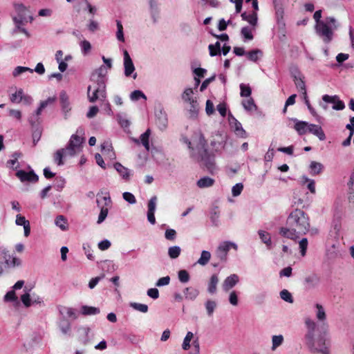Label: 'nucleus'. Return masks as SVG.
I'll use <instances>...</instances> for the list:
<instances>
[{"mask_svg":"<svg viewBox=\"0 0 354 354\" xmlns=\"http://www.w3.org/2000/svg\"><path fill=\"white\" fill-rule=\"evenodd\" d=\"M25 72H30L32 73L33 69L26 66H17L12 72V75L14 77H17Z\"/></svg>","mask_w":354,"mask_h":354,"instance_id":"50","label":"nucleus"},{"mask_svg":"<svg viewBox=\"0 0 354 354\" xmlns=\"http://www.w3.org/2000/svg\"><path fill=\"white\" fill-rule=\"evenodd\" d=\"M219 281L218 277L217 274H213L210 277L207 290L210 294H214L216 292V286Z\"/></svg>","mask_w":354,"mask_h":354,"instance_id":"34","label":"nucleus"},{"mask_svg":"<svg viewBox=\"0 0 354 354\" xmlns=\"http://www.w3.org/2000/svg\"><path fill=\"white\" fill-rule=\"evenodd\" d=\"M140 98H143L145 100H147L146 95L140 90H136L133 91L130 95V99L132 101H137Z\"/></svg>","mask_w":354,"mask_h":354,"instance_id":"58","label":"nucleus"},{"mask_svg":"<svg viewBox=\"0 0 354 354\" xmlns=\"http://www.w3.org/2000/svg\"><path fill=\"white\" fill-rule=\"evenodd\" d=\"M0 263L3 264L6 268H14L21 263L19 259L10 255L5 248H0Z\"/></svg>","mask_w":354,"mask_h":354,"instance_id":"7","label":"nucleus"},{"mask_svg":"<svg viewBox=\"0 0 354 354\" xmlns=\"http://www.w3.org/2000/svg\"><path fill=\"white\" fill-rule=\"evenodd\" d=\"M207 314L209 317H212L215 309L217 307V304L215 301L207 300L205 304Z\"/></svg>","mask_w":354,"mask_h":354,"instance_id":"42","label":"nucleus"},{"mask_svg":"<svg viewBox=\"0 0 354 354\" xmlns=\"http://www.w3.org/2000/svg\"><path fill=\"white\" fill-rule=\"evenodd\" d=\"M151 17L154 22H156L158 17L159 9L158 6V1L157 0H148Z\"/></svg>","mask_w":354,"mask_h":354,"instance_id":"31","label":"nucleus"},{"mask_svg":"<svg viewBox=\"0 0 354 354\" xmlns=\"http://www.w3.org/2000/svg\"><path fill=\"white\" fill-rule=\"evenodd\" d=\"M193 337H194L193 333H192L190 331L187 332L185 337L184 338V340H183V344H182L183 349L188 350L189 348V347H190V342L192 341Z\"/></svg>","mask_w":354,"mask_h":354,"instance_id":"51","label":"nucleus"},{"mask_svg":"<svg viewBox=\"0 0 354 354\" xmlns=\"http://www.w3.org/2000/svg\"><path fill=\"white\" fill-rule=\"evenodd\" d=\"M320 283V278L315 274L307 276L304 279V285L308 290L317 288Z\"/></svg>","mask_w":354,"mask_h":354,"instance_id":"19","label":"nucleus"},{"mask_svg":"<svg viewBox=\"0 0 354 354\" xmlns=\"http://www.w3.org/2000/svg\"><path fill=\"white\" fill-rule=\"evenodd\" d=\"M102 153L103 155H108L110 154V157H111L112 154L113 155V153L111 151V146L109 142H104L102 145Z\"/></svg>","mask_w":354,"mask_h":354,"instance_id":"61","label":"nucleus"},{"mask_svg":"<svg viewBox=\"0 0 354 354\" xmlns=\"http://www.w3.org/2000/svg\"><path fill=\"white\" fill-rule=\"evenodd\" d=\"M90 331L91 329L88 327L82 326L78 328L79 339L84 345H86L89 342Z\"/></svg>","mask_w":354,"mask_h":354,"instance_id":"26","label":"nucleus"},{"mask_svg":"<svg viewBox=\"0 0 354 354\" xmlns=\"http://www.w3.org/2000/svg\"><path fill=\"white\" fill-rule=\"evenodd\" d=\"M182 141L190 149L192 156L203 161L208 169L214 168V158L207 153L206 140L201 131L194 132L192 140H189L186 137H183Z\"/></svg>","mask_w":354,"mask_h":354,"instance_id":"2","label":"nucleus"},{"mask_svg":"<svg viewBox=\"0 0 354 354\" xmlns=\"http://www.w3.org/2000/svg\"><path fill=\"white\" fill-rule=\"evenodd\" d=\"M244 109L248 111H252L257 109V106L252 98L249 97L242 102Z\"/></svg>","mask_w":354,"mask_h":354,"instance_id":"45","label":"nucleus"},{"mask_svg":"<svg viewBox=\"0 0 354 354\" xmlns=\"http://www.w3.org/2000/svg\"><path fill=\"white\" fill-rule=\"evenodd\" d=\"M315 307L317 308L316 312V317L319 321H324L326 318V313L324 310V307L319 304H317L315 305Z\"/></svg>","mask_w":354,"mask_h":354,"instance_id":"47","label":"nucleus"},{"mask_svg":"<svg viewBox=\"0 0 354 354\" xmlns=\"http://www.w3.org/2000/svg\"><path fill=\"white\" fill-rule=\"evenodd\" d=\"M16 176L21 182L30 181L35 183L39 179L38 176L33 171L26 172L24 170H19L16 173Z\"/></svg>","mask_w":354,"mask_h":354,"instance_id":"16","label":"nucleus"},{"mask_svg":"<svg viewBox=\"0 0 354 354\" xmlns=\"http://www.w3.org/2000/svg\"><path fill=\"white\" fill-rule=\"evenodd\" d=\"M309 168L310 169V174L312 175H317L322 171L324 166L320 162L312 161L310 164Z\"/></svg>","mask_w":354,"mask_h":354,"instance_id":"37","label":"nucleus"},{"mask_svg":"<svg viewBox=\"0 0 354 354\" xmlns=\"http://www.w3.org/2000/svg\"><path fill=\"white\" fill-rule=\"evenodd\" d=\"M295 129L299 135H304L308 132L309 124L304 121L295 120Z\"/></svg>","mask_w":354,"mask_h":354,"instance_id":"32","label":"nucleus"},{"mask_svg":"<svg viewBox=\"0 0 354 354\" xmlns=\"http://www.w3.org/2000/svg\"><path fill=\"white\" fill-rule=\"evenodd\" d=\"M107 73V70L104 66H101L91 75V81L94 84H100L105 82V76Z\"/></svg>","mask_w":354,"mask_h":354,"instance_id":"13","label":"nucleus"},{"mask_svg":"<svg viewBox=\"0 0 354 354\" xmlns=\"http://www.w3.org/2000/svg\"><path fill=\"white\" fill-rule=\"evenodd\" d=\"M243 185L242 183H236L235 185H234L232 188V194L233 196H238L241 194V192L243 191Z\"/></svg>","mask_w":354,"mask_h":354,"instance_id":"62","label":"nucleus"},{"mask_svg":"<svg viewBox=\"0 0 354 354\" xmlns=\"http://www.w3.org/2000/svg\"><path fill=\"white\" fill-rule=\"evenodd\" d=\"M241 34L245 40H252L253 39L252 29L248 26H245L241 28Z\"/></svg>","mask_w":354,"mask_h":354,"instance_id":"54","label":"nucleus"},{"mask_svg":"<svg viewBox=\"0 0 354 354\" xmlns=\"http://www.w3.org/2000/svg\"><path fill=\"white\" fill-rule=\"evenodd\" d=\"M183 101L188 104L191 103H195L197 102L196 97L194 96L193 89L191 88H187L185 89L181 95Z\"/></svg>","mask_w":354,"mask_h":354,"instance_id":"25","label":"nucleus"},{"mask_svg":"<svg viewBox=\"0 0 354 354\" xmlns=\"http://www.w3.org/2000/svg\"><path fill=\"white\" fill-rule=\"evenodd\" d=\"M103 200L104 201L105 207H101V210H100V214L98 216V219L97 221V223L98 224L102 223L106 218V216L108 215V212H109L108 206H109L111 203V198L109 196H104Z\"/></svg>","mask_w":354,"mask_h":354,"instance_id":"20","label":"nucleus"},{"mask_svg":"<svg viewBox=\"0 0 354 354\" xmlns=\"http://www.w3.org/2000/svg\"><path fill=\"white\" fill-rule=\"evenodd\" d=\"M114 168L120 174V175L124 180H129L131 174H130V170L129 169L124 167L119 162H116L115 164H114Z\"/></svg>","mask_w":354,"mask_h":354,"instance_id":"27","label":"nucleus"},{"mask_svg":"<svg viewBox=\"0 0 354 354\" xmlns=\"http://www.w3.org/2000/svg\"><path fill=\"white\" fill-rule=\"evenodd\" d=\"M156 203H157V197L156 196L151 198L148 203V211H147V219L149 222L154 225L156 223V218H155V211L156 209Z\"/></svg>","mask_w":354,"mask_h":354,"instance_id":"14","label":"nucleus"},{"mask_svg":"<svg viewBox=\"0 0 354 354\" xmlns=\"http://www.w3.org/2000/svg\"><path fill=\"white\" fill-rule=\"evenodd\" d=\"M124 73L127 77H132L133 79H136L137 73L135 72V66L129 53L126 50L124 51Z\"/></svg>","mask_w":354,"mask_h":354,"instance_id":"10","label":"nucleus"},{"mask_svg":"<svg viewBox=\"0 0 354 354\" xmlns=\"http://www.w3.org/2000/svg\"><path fill=\"white\" fill-rule=\"evenodd\" d=\"M150 136V130L147 129L144 133H142L140 137V141L142 145L145 147V148L149 151V138Z\"/></svg>","mask_w":354,"mask_h":354,"instance_id":"48","label":"nucleus"},{"mask_svg":"<svg viewBox=\"0 0 354 354\" xmlns=\"http://www.w3.org/2000/svg\"><path fill=\"white\" fill-rule=\"evenodd\" d=\"M3 299L6 302L15 301L17 304H19L18 298L16 296L15 290H14L13 289L10 291H8L5 295Z\"/></svg>","mask_w":354,"mask_h":354,"instance_id":"53","label":"nucleus"},{"mask_svg":"<svg viewBox=\"0 0 354 354\" xmlns=\"http://www.w3.org/2000/svg\"><path fill=\"white\" fill-rule=\"evenodd\" d=\"M117 25V32H116V37L117 39L120 41H124V37L123 33V26L120 21H116Z\"/></svg>","mask_w":354,"mask_h":354,"instance_id":"49","label":"nucleus"},{"mask_svg":"<svg viewBox=\"0 0 354 354\" xmlns=\"http://www.w3.org/2000/svg\"><path fill=\"white\" fill-rule=\"evenodd\" d=\"M280 297L283 300H284L286 302H288L290 304L293 303V298L291 293L286 289L280 292Z\"/></svg>","mask_w":354,"mask_h":354,"instance_id":"56","label":"nucleus"},{"mask_svg":"<svg viewBox=\"0 0 354 354\" xmlns=\"http://www.w3.org/2000/svg\"><path fill=\"white\" fill-rule=\"evenodd\" d=\"M316 21L315 32L326 43H330L333 38L334 31L338 28L337 20L333 17H328L322 21V10H317L313 15Z\"/></svg>","mask_w":354,"mask_h":354,"instance_id":"3","label":"nucleus"},{"mask_svg":"<svg viewBox=\"0 0 354 354\" xmlns=\"http://www.w3.org/2000/svg\"><path fill=\"white\" fill-rule=\"evenodd\" d=\"M295 82L297 89L301 91L304 95V98H306L307 93L305 82L301 77H295Z\"/></svg>","mask_w":354,"mask_h":354,"instance_id":"41","label":"nucleus"},{"mask_svg":"<svg viewBox=\"0 0 354 354\" xmlns=\"http://www.w3.org/2000/svg\"><path fill=\"white\" fill-rule=\"evenodd\" d=\"M24 91L21 88L18 89L16 91L15 93H12L10 96V100L13 103H20L22 102V97H24Z\"/></svg>","mask_w":354,"mask_h":354,"instance_id":"43","label":"nucleus"},{"mask_svg":"<svg viewBox=\"0 0 354 354\" xmlns=\"http://www.w3.org/2000/svg\"><path fill=\"white\" fill-rule=\"evenodd\" d=\"M241 18L243 20L248 21L253 27H255L257 24V12H252L250 14L243 12L241 14Z\"/></svg>","mask_w":354,"mask_h":354,"instance_id":"29","label":"nucleus"},{"mask_svg":"<svg viewBox=\"0 0 354 354\" xmlns=\"http://www.w3.org/2000/svg\"><path fill=\"white\" fill-rule=\"evenodd\" d=\"M283 336L282 335H273L272 337V351H275L277 347L281 346L283 342Z\"/></svg>","mask_w":354,"mask_h":354,"instance_id":"44","label":"nucleus"},{"mask_svg":"<svg viewBox=\"0 0 354 354\" xmlns=\"http://www.w3.org/2000/svg\"><path fill=\"white\" fill-rule=\"evenodd\" d=\"M100 313L99 308L89 306L86 305L82 306L80 308V313L84 316L95 315Z\"/></svg>","mask_w":354,"mask_h":354,"instance_id":"28","label":"nucleus"},{"mask_svg":"<svg viewBox=\"0 0 354 354\" xmlns=\"http://www.w3.org/2000/svg\"><path fill=\"white\" fill-rule=\"evenodd\" d=\"M64 157H69V156H66L65 149H61L57 150L54 154L55 162L59 166L64 165V162L62 160Z\"/></svg>","mask_w":354,"mask_h":354,"instance_id":"36","label":"nucleus"},{"mask_svg":"<svg viewBox=\"0 0 354 354\" xmlns=\"http://www.w3.org/2000/svg\"><path fill=\"white\" fill-rule=\"evenodd\" d=\"M118 122L122 127H128L130 125L129 120L122 114H118L117 115Z\"/></svg>","mask_w":354,"mask_h":354,"instance_id":"64","label":"nucleus"},{"mask_svg":"<svg viewBox=\"0 0 354 354\" xmlns=\"http://www.w3.org/2000/svg\"><path fill=\"white\" fill-rule=\"evenodd\" d=\"M178 277L181 283H187L189 281L190 277L188 272L185 270H180L178 272Z\"/></svg>","mask_w":354,"mask_h":354,"instance_id":"52","label":"nucleus"},{"mask_svg":"<svg viewBox=\"0 0 354 354\" xmlns=\"http://www.w3.org/2000/svg\"><path fill=\"white\" fill-rule=\"evenodd\" d=\"M308 239L306 238H303L299 242L300 252H301V256H303V257L306 255V250L308 248Z\"/></svg>","mask_w":354,"mask_h":354,"instance_id":"60","label":"nucleus"},{"mask_svg":"<svg viewBox=\"0 0 354 354\" xmlns=\"http://www.w3.org/2000/svg\"><path fill=\"white\" fill-rule=\"evenodd\" d=\"M211 259V253L207 250H203L200 258L196 261V263L205 266H206Z\"/></svg>","mask_w":354,"mask_h":354,"instance_id":"38","label":"nucleus"},{"mask_svg":"<svg viewBox=\"0 0 354 354\" xmlns=\"http://www.w3.org/2000/svg\"><path fill=\"white\" fill-rule=\"evenodd\" d=\"M57 100L56 96H52L47 98L46 100L40 102L39 106L35 111V113L31 115L29 118V122L31 125H34L39 120V116L41 115L43 109L47 107L48 105L53 104Z\"/></svg>","mask_w":354,"mask_h":354,"instance_id":"9","label":"nucleus"},{"mask_svg":"<svg viewBox=\"0 0 354 354\" xmlns=\"http://www.w3.org/2000/svg\"><path fill=\"white\" fill-rule=\"evenodd\" d=\"M88 98L90 102H95L100 100L103 101L106 97V84L101 82L100 84H94L88 87L87 91Z\"/></svg>","mask_w":354,"mask_h":354,"instance_id":"5","label":"nucleus"},{"mask_svg":"<svg viewBox=\"0 0 354 354\" xmlns=\"http://www.w3.org/2000/svg\"><path fill=\"white\" fill-rule=\"evenodd\" d=\"M261 54V51L259 49L253 50L246 53L248 58L252 62H257L259 59V55Z\"/></svg>","mask_w":354,"mask_h":354,"instance_id":"57","label":"nucleus"},{"mask_svg":"<svg viewBox=\"0 0 354 354\" xmlns=\"http://www.w3.org/2000/svg\"><path fill=\"white\" fill-rule=\"evenodd\" d=\"M180 252L181 249L179 246H171L168 249V255L171 259H176L180 254Z\"/></svg>","mask_w":354,"mask_h":354,"instance_id":"46","label":"nucleus"},{"mask_svg":"<svg viewBox=\"0 0 354 354\" xmlns=\"http://www.w3.org/2000/svg\"><path fill=\"white\" fill-rule=\"evenodd\" d=\"M58 310L59 314L62 315V317H65V316H66L68 318L76 319L78 317L75 310L73 308L60 306L58 307Z\"/></svg>","mask_w":354,"mask_h":354,"instance_id":"24","label":"nucleus"},{"mask_svg":"<svg viewBox=\"0 0 354 354\" xmlns=\"http://www.w3.org/2000/svg\"><path fill=\"white\" fill-rule=\"evenodd\" d=\"M305 324L308 330V332L306 335V344L312 351H318L317 349L314 348V337L315 332L317 328V324L315 321L312 320L310 318L306 319Z\"/></svg>","mask_w":354,"mask_h":354,"instance_id":"8","label":"nucleus"},{"mask_svg":"<svg viewBox=\"0 0 354 354\" xmlns=\"http://www.w3.org/2000/svg\"><path fill=\"white\" fill-rule=\"evenodd\" d=\"M131 306L133 309H135L138 311L144 313H145L148 311V306L146 304H140V303H131Z\"/></svg>","mask_w":354,"mask_h":354,"instance_id":"59","label":"nucleus"},{"mask_svg":"<svg viewBox=\"0 0 354 354\" xmlns=\"http://www.w3.org/2000/svg\"><path fill=\"white\" fill-rule=\"evenodd\" d=\"M59 97L62 105V109L64 114V118L65 119H67L68 117V113L71 109L70 102L68 100V97L65 91H62Z\"/></svg>","mask_w":354,"mask_h":354,"instance_id":"18","label":"nucleus"},{"mask_svg":"<svg viewBox=\"0 0 354 354\" xmlns=\"http://www.w3.org/2000/svg\"><path fill=\"white\" fill-rule=\"evenodd\" d=\"M241 95L242 97H250L251 95V88L249 86H246L244 84H241Z\"/></svg>","mask_w":354,"mask_h":354,"instance_id":"63","label":"nucleus"},{"mask_svg":"<svg viewBox=\"0 0 354 354\" xmlns=\"http://www.w3.org/2000/svg\"><path fill=\"white\" fill-rule=\"evenodd\" d=\"M214 183V180L210 177L205 176L200 178L196 184L199 188H207L212 187Z\"/></svg>","mask_w":354,"mask_h":354,"instance_id":"33","label":"nucleus"},{"mask_svg":"<svg viewBox=\"0 0 354 354\" xmlns=\"http://www.w3.org/2000/svg\"><path fill=\"white\" fill-rule=\"evenodd\" d=\"M156 124L160 130H165L168 124L167 115L162 110H159L156 113Z\"/></svg>","mask_w":354,"mask_h":354,"instance_id":"17","label":"nucleus"},{"mask_svg":"<svg viewBox=\"0 0 354 354\" xmlns=\"http://www.w3.org/2000/svg\"><path fill=\"white\" fill-rule=\"evenodd\" d=\"M21 301L26 308L35 304L41 305L44 303L43 299L39 295L35 292H31V288H28L27 287H25L24 289V294L21 296Z\"/></svg>","mask_w":354,"mask_h":354,"instance_id":"6","label":"nucleus"},{"mask_svg":"<svg viewBox=\"0 0 354 354\" xmlns=\"http://www.w3.org/2000/svg\"><path fill=\"white\" fill-rule=\"evenodd\" d=\"M239 281V277L236 274H232L223 281L222 288L225 292L229 291Z\"/></svg>","mask_w":354,"mask_h":354,"instance_id":"15","label":"nucleus"},{"mask_svg":"<svg viewBox=\"0 0 354 354\" xmlns=\"http://www.w3.org/2000/svg\"><path fill=\"white\" fill-rule=\"evenodd\" d=\"M308 132L317 136L319 139V140L323 141L326 140V135L322 127L319 125L309 124Z\"/></svg>","mask_w":354,"mask_h":354,"instance_id":"22","label":"nucleus"},{"mask_svg":"<svg viewBox=\"0 0 354 354\" xmlns=\"http://www.w3.org/2000/svg\"><path fill=\"white\" fill-rule=\"evenodd\" d=\"M286 227H281L279 233L285 238L297 240L300 236L306 234L310 230L308 215L300 209H295L288 215Z\"/></svg>","mask_w":354,"mask_h":354,"instance_id":"1","label":"nucleus"},{"mask_svg":"<svg viewBox=\"0 0 354 354\" xmlns=\"http://www.w3.org/2000/svg\"><path fill=\"white\" fill-rule=\"evenodd\" d=\"M198 111L199 106L198 102H196L194 104H189L188 107L189 118L192 119L196 118L198 116Z\"/></svg>","mask_w":354,"mask_h":354,"instance_id":"39","label":"nucleus"},{"mask_svg":"<svg viewBox=\"0 0 354 354\" xmlns=\"http://www.w3.org/2000/svg\"><path fill=\"white\" fill-rule=\"evenodd\" d=\"M15 223L17 225H22L24 230V236H28L30 233V223L24 216L17 214L16 216Z\"/></svg>","mask_w":354,"mask_h":354,"instance_id":"23","label":"nucleus"},{"mask_svg":"<svg viewBox=\"0 0 354 354\" xmlns=\"http://www.w3.org/2000/svg\"><path fill=\"white\" fill-rule=\"evenodd\" d=\"M229 123L235 134L241 138H246V131L242 127L241 124L231 114H229Z\"/></svg>","mask_w":354,"mask_h":354,"instance_id":"12","label":"nucleus"},{"mask_svg":"<svg viewBox=\"0 0 354 354\" xmlns=\"http://www.w3.org/2000/svg\"><path fill=\"white\" fill-rule=\"evenodd\" d=\"M80 47L82 50V53L86 55L90 53L91 50V44L87 40H83L80 42Z\"/></svg>","mask_w":354,"mask_h":354,"instance_id":"55","label":"nucleus"},{"mask_svg":"<svg viewBox=\"0 0 354 354\" xmlns=\"http://www.w3.org/2000/svg\"><path fill=\"white\" fill-rule=\"evenodd\" d=\"M183 292L185 299L189 300H194L199 295L198 290L193 287L185 288Z\"/></svg>","mask_w":354,"mask_h":354,"instance_id":"30","label":"nucleus"},{"mask_svg":"<svg viewBox=\"0 0 354 354\" xmlns=\"http://www.w3.org/2000/svg\"><path fill=\"white\" fill-rule=\"evenodd\" d=\"M55 224L63 231L68 230L67 219L63 215H59L56 217Z\"/></svg>","mask_w":354,"mask_h":354,"instance_id":"35","label":"nucleus"},{"mask_svg":"<svg viewBox=\"0 0 354 354\" xmlns=\"http://www.w3.org/2000/svg\"><path fill=\"white\" fill-rule=\"evenodd\" d=\"M258 234L262 242H263L268 248H270L272 245L270 234L268 232L263 230H259L258 232Z\"/></svg>","mask_w":354,"mask_h":354,"instance_id":"40","label":"nucleus"},{"mask_svg":"<svg viewBox=\"0 0 354 354\" xmlns=\"http://www.w3.org/2000/svg\"><path fill=\"white\" fill-rule=\"evenodd\" d=\"M230 248L237 250L238 246L236 243L231 241H224L221 243L216 250V255L218 258L222 261H226L227 252Z\"/></svg>","mask_w":354,"mask_h":354,"instance_id":"11","label":"nucleus"},{"mask_svg":"<svg viewBox=\"0 0 354 354\" xmlns=\"http://www.w3.org/2000/svg\"><path fill=\"white\" fill-rule=\"evenodd\" d=\"M84 130L80 127L77 129L76 133L73 134L70 138L68 145L65 148L66 156L73 157L80 153L82 148Z\"/></svg>","mask_w":354,"mask_h":354,"instance_id":"4","label":"nucleus"},{"mask_svg":"<svg viewBox=\"0 0 354 354\" xmlns=\"http://www.w3.org/2000/svg\"><path fill=\"white\" fill-rule=\"evenodd\" d=\"M58 327L63 335H71V324L65 317L59 319L58 323Z\"/></svg>","mask_w":354,"mask_h":354,"instance_id":"21","label":"nucleus"}]
</instances>
